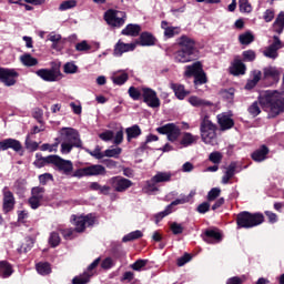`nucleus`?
I'll return each instance as SVG.
<instances>
[{"mask_svg":"<svg viewBox=\"0 0 284 284\" xmlns=\"http://www.w3.org/2000/svg\"><path fill=\"white\" fill-rule=\"evenodd\" d=\"M261 108L264 112H267L268 119H274L284 112V91H264L258 97V102H254L248 112L252 116H258L261 114Z\"/></svg>","mask_w":284,"mask_h":284,"instance_id":"nucleus-1","label":"nucleus"},{"mask_svg":"<svg viewBox=\"0 0 284 284\" xmlns=\"http://www.w3.org/2000/svg\"><path fill=\"white\" fill-rule=\"evenodd\" d=\"M61 154H70L72 148H81V135L73 128H62L60 131Z\"/></svg>","mask_w":284,"mask_h":284,"instance_id":"nucleus-2","label":"nucleus"},{"mask_svg":"<svg viewBox=\"0 0 284 284\" xmlns=\"http://www.w3.org/2000/svg\"><path fill=\"white\" fill-rule=\"evenodd\" d=\"M201 139L206 145H217L216 124L212 123L210 116L204 115L200 125Z\"/></svg>","mask_w":284,"mask_h":284,"instance_id":"nucleus-3","label":"nucleus"},{"mask_svg":"<svg viewBox=\"0 0 284 284\" xmlns=\"http://www.w3.org/2000/svg\"><path fill=\"white\" fill-rule=\"evenodd\" d=\"M265 221V216L261 213L252 214L247 211H244L237 214L236 224L237 227H244L245 230H250L252 227H256L261 225Z\"/></svg>","mask_w":284,"mask_h":284,"instance_id":"nucleus-4","label":"nucleus"},{"mask_svg":"<svg viewBox=\"0 0 284 284\" xmlns=\"http://www.w3.org/2000/svg\"><path fill=\"white\" fill-rule=\"evenodd\" d=\"M184 74L186 77H194L195 88L207 83V75H205V71H203L201 62H195L192 65H187Z\"/></svg>","mask_w":284,"mask_h":284,"instance_id":"nucleus-5","label":"nucleus"},{"mask_svg":"<svg viewBox=\"0 0 284 284\" xmlns=\"http://www.w3.org/2000/svg\"><path fill=\"white\" fill-rule=\"evenodd\" d=\"M125 19H128V16L123 11L109 9L104 13V20L111 28H121L125 24Z\"/></svg>","mask_w":284,"mask_h":284,"instance_id":"nucleus-6","label":"nucleus"},{"mask_svg":"<svg viewBox=\"0 0 284 284\" xmlns=\"http://www.w3.org/2000/svg\"><path fill=\"white\" fill-rule=\"evenodd\" d=\"M49 161L52 165H55L58 168L59 172H62V174H65V176H70L72 174V171L74 170V164L70 160H63V158L59 155H53L52 158H49Z\"/></svg>","mask_w":284,"mask_h":284,"instance_id":"nucleus-7","label":"nucleus"},{"mask_svg":"<svg viewBox=\"0 0 284 284\" xmlns=\"http://www.w3.org/2000/svg\"><path fill=\"white\" fill-rule=\"evenodd\" d=\"M156 132H159V134H166L168 141L171 143L179 141V136H181V129L174 123L164 124L158 128Z\"/></svg>","mask_w":284,"mask_h":284,"instance_id":"nucleus-8","label":"nucleus"},{"mask_svg":"<svg viewBox=\"0 0 284 284\" xmlns=\"http://www.w3.org/2000/svg\"><path fill=\"white\" fill-rule=\"evenodd\" d=\"M172 181L171 172H158L150 181H146V192H156V183H168Z\"/></svg>","mask_w":284,"mask_h":284,"instance_id":"nucleus-9","label":"nucleus"},{"mask_svg":"<svg viewBox=\"0 0 284 284\" xmlns=\"http://www.w3.org/2000/svg\"><path fill=\"white\" fill-rule=\"evenodd\" d=\"M142 97L149 108H161V100L156 95V91L150 88H142Z\"/></svg>","mask_w":284,"mask_h":284,"instance_id":"nucleus-10","label":"nucleus"},{"mask_svg":"<svg viewBox=\"0 0 284 284\" xmlns=\"http://www.w3.org/2000/svg\"><path fill=\"white\" fill-rule=\"evenodd\" d=\"M108 183L115 192H125L132 187V182L123 176H113L109 179Z\"/></svg>","mask_w":284,"mask_h":284,"instance_id":"nucleus-11","label":"nucleus"},{"mask_svg":"<svg viewBox=\"0 0 284 284\" xmlns=\"http://www.w3.org/2000/svg\"><path fill=\"white\" fill-rule=\"evenodd\" d=\"M19 73L14 69L0 68V81L8 88L17 83Z\"/></svg>","mask_w":284,"mask_h":284,"instance_id":"nucleus-12","label":"nucleus"},{"mask_svg":"<svg viewBox=\"0 0 284 284\" xmlns=\"http://www.w3.org/2000/svg\"><path fill=\"white\" fill-rule=\"evenodd\" d=\"M73 223L75 225V232H83L85 227H90L94 225V216L92 214H89L87 216H78L72 215Z\"/></svg>","mask_w":284,"mask_h":284,"instance_id":"nucleus-13","label":"nucleus"},{"mask_svg":"<svg viewBox=\"0 0 284 284\" xmlns=\"http://www.w3.org/2000/svg\"><path fill=\"white\" fill-rule=\"evenodd\" d=\"M36 74H38L43 81L54 82L59 81V78L61 77V70H59V68L40 69L36 72Z\"/></svg>","mask_w":284,"mask_h":284,"instance_id":"nucleus-14","label":"nucleus"},{"mask_svg":"<svg viewBox=\"0 0 284 284\" xmlns=\"http://www.w3.org/2000/svg\"><path fill=\"white\" fill-rule=\"evenodd\" d=\"M273 39V43H271L264 51V57H267L268 59H276L278 57V50L283 48V42H281L278 37L274 36Z\"/></svg>","mask_w":284,"mask_h":284,"instance_id":"nucleus-15","label":"nucleus"},{"mask_svg":"<svg viewBox=\"0 0 284 284\" xmlns=\"http://www.w3.org/2000/svg\"><path fill=\"white\" fill-rule=\"evenodd\" d=\"M3 194V212L8 214V212H12L14 210V194L8 189V186H4L2 190Z\"/></svg>","mask_w":284,"mask_h":284,"instance_id":"nucleus-16","label":"nucleus"},{"mask_svg":"<svg viewBox=\"0 0 284 284\" xmlns=\"http://www.w3.org/2000/svg\"><path fill=\"white\" fill-rule=\"evenodd\" d=\"M136 43H124L121 40L114 47V55L121 57L124 52H134Z\"/></svg>","mask_w":284,"mask_h":284,"instance_id":"nucleus-17","label":"nucleus"},{"mask_svg":"<svg viewBox=\"0 0 284 284\" xmlns=\"http://www.w3.org/2000/svg\"><path fill=\"white\" fill-rule=\"evenodd\" d=\"M178 45H180L181 50L186 52H191L194 54V40L187 36H181L178 39Z\"/></svg>","mask_w":284,"mask_h":284,"instance_id":"nucleus-18","label":"nucleus"},{"mask_svg":"<svg viewBox=\"0 0 284 284\" xmlns=\"http://www.w3.org/2000/svg\"><path fill=\"white\" fill-rule=\"evenodd\" d=\"M105 174H108V171L105 170V166L101 164H92L87 166L88 176H105Z\"/></svg>","mask_w":284,"mask_h":284,"instance_id":"nucleus-19","label":"nucleus"},{"mask_svg":"<svg viewBox=\"0 0 284 284\" xmlns=\"http://www.w3.org/2000/svg\"><path fill=\"white\" fill-rule=\"evenodd\" d=\"M217 123L222 130H231V128H234V120L225 113L217 115Z\"/></svg>","mask_w":284,"mask_h":284,"instance_id":"nucleus-20","label":"nucleus"},{"mask_svg":"<svg viewBox=\"0 0 284 284\" xmlns=\"http://www.w3.org/2000/svg\"><path fill=\"white\" fill-rule=\"evenodd\" d=\"M128 79H130V75H128V72L125 71H115L111 75V81L114 85H124L128 82Z\"/></svg>","mask_w":284,"mask_h":284,"instance_id":"nucleus-21","label":"nucleus"},{"mask_svg":"<svg viewBox=\"0 0 284 284\" xmlns=\"http://www.w3.org/2000/svg\"><path fill=\"white\" fill-rule=\"evenodd\" d=\"M161 28L164 30V37H166V39H172L173 37H176V34H181V28L169 27L168 21H162Z\"/></svg>","mask_w":284,"mask_h":284,"instance_id":"nucleus-22","label":"nucleus"},{"mask_svg":"<svg viewBox=\"0 0 284 284\" xmlns=\"http://www.w3.org/2000/svg\"><path fill=\"white\" fill-rule=\"evenodd\" d=\"M221 233L216 230H207L204 233V241L205 243H210L214 245V243H221Z\"/></svg>","mask_w":284,"mask_h":284,"instance_id":"nucleus-23","label":"nucleus"},{"mask_svg":"<svg viewBox=\"0 0 284 284\" xmlns=\"http://www.w3.org/2000/svg\"><path fill=\"white\" fill-rule=\"evenodd\" d=\"M199 141V135H194L190 132H184L182 134V139L180 141V144L182 148H190V145H194Z\"/></svg>","mask_w":284,"mask_h":284,"instance_id":"nucleus-24","label":"nucleus"},{"mask_svg":"<svg viewBox=\"0 0 284 284\" xmlns=\"http://www.w3.org/2000/svg\"><path fill=\"white\" fill-rule=\"evenodd\" d=\"M189 103H191L193 108H212V105H214V103H212L211 101L201 99L196 95L190 97Z\"/></svg>","mask_w":284,"mask_h":284,"instance_id":"nucleus-25","label":"nucleus"},{"mask_svg":"<svg viewBox=\"0 0 284 284\" xmlns=\"http://www.w3.org/2000/svg\"><path fill=\"white\" fill-rule=\"evenodd\" d=\"M3 148L6 150H13L14 152H21L22 145L19 140H14L12 138L3 140Z\"/></svg>","mask_w":284,"mask_h":284,"instance_id":"nucleus-26","label":"nucleus"},{"mask_svg":"<svg viewBox=\"0 0 284 284\" xmlns=\"http://www.w3.org/2000/svg\"><path fill=\"white\" fill-rule=\"evenodd\" d=\"M194 55V53L190 52V51H185L183 49H180L176 53H175V61L178 63H190V61H192V57Z\"/></svg>","mask_w":284,"mask_h":284,"instance_id":"nucleus-27","label":"nucleus"},{"mask_svg":"<svg viewBox=\"0 0 284 284\" xmlns=\"http://www.w3.org/2000/svg\"><path fill=\"white\" fill-rule=\"evenodd\" d=\"M230 70L231 74H233L234 77H239L241 74H245L246 67L243 61L235 59Z\"/></svg>","mask_w":284,"mask_h":284,"instance_id":"nucleus-28","label":"nucleus"},{"mask_svg":"<svg viewBox=\"0 0 284 284\" xmlns=\"http://www.w3.org/2000/svg\"><path fill=\"white\" fill-rule=\"evenodd\" d=\"M281 72L276 67H268L264 69V79H271L274 83L278 82Z\"/></svg>","mask_w":284,"mask_h":284,"instance_id":"nucleus-29","label":"nucleus"},{"mask_svg":"<svg viewBox=\"0 0 284 284\" xmlns=\"http://www.w3.org/2000/svg\"><path fill=\"white\" fill-rule=\"evenodd\" d=\"M138 43L142 47L154 45V43H156V38L150 32H143L140 36V41Z\"/></svg>","mask_w":284,"mask_h":284,"instance_id":"nucleus-30","label":"nucleus"},{"mask_svg":"<svg viewBox=\"0 0 284 284\" xmlns=\"http://www.w3.org/2000/svg\"><path fill=\"white\" fill-rule=\"evenodd\" d=\"M141 32V26L139 24H128L123 30L122 34L125 37H139Z\"/></svg>","mask_w":284,"mask_h":284,"instance_id":"nucleus-31","label":"nucleus"},{"mask_svg":"<svg viewBox=\"0 0 284 284\" xmlns=\"http://www.w3.org/2000/svg\"><path fill=\"white\" fill-rule=\"evenodd\" d=\"M234 174H236V164L233 162L226 168V171L222 176V183L224 185H227V183H230V180L234 176Z\"/></svg>","mask_w":284,"mask_h":284,"instance_id":"nucleus-32","label":"nucleus"},{"mask_svg":"<svg viewBox=\"0 0 284 284\" xmlns=\"http://www.w3.org/2000/svg\"><path fill=\"white\" fill-rule=\"evenodd\" d=\"M20 61L22 65H26L27 68H32L39 64V60H37V58L32 57L30 53L22 54L20 57Z\"/></svg>","mask_w":284,"mask_h":284,"instance_id":"nucleus-33","label":"nucleus"},{"mask_svg":"<svg viewBox=\"0 0 284 284\" xmlns=\"http://www.w3.org/2000/svg\"><path fill=\"white\" fill-rule=\"evenodd\" d=\"M171 89L173 90L176 99H179L180 101H183V99H185V97H187V91H185V87H183V84H171Z\"/></svg>","mask_w":284,"mask_h":284,"instance_id":"nucleus-34","label":"nucleus"},{"mask_svg":"<svg viewBox=\"0 0 284 284\" xmlns=\"http://www.w3.org/2000/svg\"><path fill=\"white\" fill-rule=\"evenodd\" d=\"M126 132V140L130 142L132 139H138V136H141V128L136 124H134L131 128L125 129Z\"/></svg>","mask_w":284,"mask_h":284,"instance_id":"nucleus-35","label":"nucleus"},{"mask_svg":"<svg viewBox=\"0 0 284 284\" xmlns=\"http://www.w3.org/2000/svg\"><path fill=\"white\" fill-rule=\"evenodd\" d=\"M268 152H270V150L267 149V146H262L260 150L255 151L252 154V159H253V161L261 163V161H265Z\"/></svg>","mask_w":284,"mask_h":284,"instance_id":"nucleus-36","label":"nucleus"},{"mask_svg":"<svg viewBox=\"0 0 284 284\" xmlns=\"http://www.w3.org/2000/svg\"><path fill=\"white\" fill-rule=\"evenodd\" d=\"M0 276L1 278H8V276H12V265L7 261L0 262Z\"/></svg>","mask_w":284,"mask_h":284,"instance_id":"nucleus-37","label":"nucleus"},{"mask_svg":"<svg viewBox=\"0 0 284 284\" xmlns=\"http://www.w3.org/2000/svg\"><path fill=\"white\" fill-rule=\"evenodd\" d=\"M92 276H94V273H90L88 271H85L82 275L75 276L72 280L73 284H88L90 283V278H92Z\"/></svg>","mask_w":284,"mask_h":284,"instance_id":"nucleus-38","label":"nucleus"},{"mask_svg":"<svg viewBox=\"0 0 284 284\" xmlns=\"http://www.w3.org/2000/svg\"><path fill=\"white\" fill-rule=\"evenodd\" d=\"M273 30L274 32H277V34H281L284 30V12H281L276 20L273 23Z\"/></svg>","mask_w":284,"mask_h":284,"instance_id":"nucleus-39","label":"nucleus"},{"mask_svg":"<svg viewBox=\"0 0 284 284\" xmlns=\"http://www.w3.org/2000/svg\"><path fill=\"white\" fill-rule=\"evenodd\" d=\"M33 245L34 240H32V237H27L19 248L20 254H26L27 252H30Z\"/></svg>","mask_w":284,"mask_h":284,"instance_id":"nucleus-40","label":"nucleus"},{"mask_svg":"<svg viewBox=\"0 0 284 284\" xmlns=\"http://www.w3.org/2000/svg\"><path fill=\"white\" fill-rule=\"evenodd\" d=\"M45 194V189L41 186H36L31 190V197L38 201H43V196Z\"/></svg>","mask_w":284,"mask_h":284,"instance_id":"nucleus-41","label":"nucleus"},{"mask_svg":"<svg viewBox=\"0 0 284 284\" xmlns=\"http://www.w3.org/2000/svg\"><path fill=\"white\" fill-rule=\"evenodd\" d=\"M239 41L242 45H250L254 41V34L252 32H245L239 36Z\"/></svg>","mask_w":284,"mask_h":284,"instance_id":"nucleus-42","label":"nucleus"},{"mask_svg":"<svg viewBox=\"0 0 284 284\" xmlns=\"http://www.w3.org/2000/svg\"><path fill=\"white\" fill-rule=\"evenodd\" d=\"M141 237H143V232H141V231L138 230V231H133V232L126 234V235L122 239V241H123V243H128V242H130V241H136V239H141Z\"/></svg>","mask_w":284,"mask_h":284,"instance_id":"nucleus-43","label":"nucleus"},{"mask_svg":"<svg viewBox=\"0 0 284 284\" xmlns=\"http://www.w3.org/2000/svg\"><path fill=\"white\" fill-rule=\"evenodd\" d=\"M37 272L42 276H45L52 272L49 263H39L37 264Z\"/></svg>","mask_w":284,"mask_h":284,"instance_id":"nucleus-44","label":"nucleus"},{"mask_svg":"<svg viewBox=\"0 0 284 284\" xmlns=\"http://www.w3.org/2000/svg\"><path fill=\"white\" fill-rule=\"evenodd\" d=\"M36 156H37V160L33 162L36 168H44V165H48V163H52L50 161V159L53 158L54 155H49V156H45V158H40L39 154H37Z\"/></svg>","mask_w":284,"mask_h":284,"instance_id":"nucleus-45","label":"nucleus"},{"mask_svg":"<svg viewBox=\"0 0 284 284\" xmlns=\"http://www.w3.org/2000/svg\"><path fill=\"white\" fill-rule=\"evenodd\" d=\"M77 8V0H65L59 6L60 12H65V10H72Z\"/></svg>","mask_w":284,"mask_h":284,"instance_id":"nucleus-46","label":"nucleus"},{"mask_svg":"<svg viewBox=\"0 0 284 284\" xmlns=\"http://www.w3.org/2000/svg\"><path fill=\"white\" fill-rule=\"evenodd\" d=\"M122 149L121 148H114V149H106L104 151V156H108L109 159H119L121 155Z\"/></svg>","mask_w":284,"mask_h":284,"instance_id":"nucleus-47","label":"nucleus"},{"mask_svg":"<svg viewBox=\"0 0 284 284\" xmlns=\"http://www.w3.org/2000/svg\"><path fill=\"white\" fill-rule=\"evenodd\" d=\"M87 152L90 154V156H93V159L101 160L105 158V153L101 152V146H95L93 151L88 149Z\"/></svg>","mask_w":284,"mask_h":284,"instance_id":"nucleus-48","label":"nucleus"},{"mask_svg":"<svg viewBox=\"0 0 284 284\" xmlns=\"http://www.w3.org/2000/svg\"><path fill=\"white\" fill-rule=\"evenodd\" d=\"M75 50L77 52H89V50H92V45L87 40H83L75 44Z\"/></svg>","mask_w":284,"mask_h":284,"instance_id":"nucleus-49","label":"nucleus"},{"mask_svg":"<svg viewBox=\"0 0 284 284\" xmlns=\"http://www.w3.org/2000/svg\"><path fill=\"white\" fill-rule=\"evenodd\" d=\"M239 7L241 12H252V4L248 0H239Z\"/></svg>","mask_w":284,"mask_h":284,"instance_id":"nucleus-50","label":"nucleus"},{"mask_svg":"<svg viewBox=\"0 0 284 284\" xmlns=\"http://www.w3.org/2000/svg\"><path fill=\"white\" fill-rule=\"evenodd\" d=\"M148 265V260H138L131 265V270H134L135 272H141L143 267Z\"/></svg>","mask_w":284,"mask_h":284,"instance_id":"nucleus-51","label":"nucleus"},{"mask_svg":"<svg viewBox=\"0 0 284 284\" xmlns=\"http://www.w3.org/2000/svg\"><path fill=\"white\" fill-rule=\"evenodd\" d=\"M78 70H79V67H77V64H74L73 62H67L64 64L65 74H77Z\"/></svg>","mask_w":284,"mask_h":284,"instance_id":"nucleus-52","label":"nucleus"},{"mask_svg":"<svg viewBox=\"0 0 284 284\" xmlns=\"http://www.w3.org/2000/svg\"><path fill=\"white\" fill-rule=\"evenodd\" d=\"M49 243H50L51 247H57V245H59V243H61V237L59 236V233L52 232L49 237Z\"/></svg>","mask_w":284,"mask_h":284,"instance_id":"nucleus-53","label":"nucleus"},{"mask_svg":"<svg viewBox=\"0 0 284 284\" xmlns=\"http://www.w3.org/2000/svg\"><path fill=\"white\" fill-rule=\"evenodd\" d=\"M221 196V189L219 187H213L209 193H207V201H216Z\"/></svg>","mask_w":284,"mask_h":284,"instance_id":"nucleus-54","label":"nucleus"},{"mask_svg":"<svg viewBox=\"0 0 284 284\" xmlns=\"http://www.w3.org/2000/svg\"><path fill=\"white\" fill-rule=\"evenodd\" d=\"M223 159V155L220 152H212L209 155V161H211V163H214L215 165H219V163H221Z\"/></svg>","mask_w":284,"mask_h":284,"instance_id":"nucleus-55","label":"nucleus"},{"mask_svg":"<svg viewBox=\"0 0 284 284\" xmlns=\"http://www.w3.org/2000/svg\"><path fill=\"white\" fill-rule=\"evenodd\" d=\"M129 97L133 99V101H139L141 99V91L134 87H130L129 90Z\"/></svg>","mask_w":284,"mask_h":284,"instance_id":"nucleus-56","label":"nucleus"},{"mask_svg":"<svg viewBox=\"0 0 284 284\" xmlns=\"http://www.w3.org/2000/svg\"><path fill=\"white\" fill-rule=\"evenodd\" d=\"M221 97H222V99H225L226 101H234V89L222 90Z\"/></svg>","mask_w":284,"mask_h":284,"instance_id":"nucleus-57","label":"nucleus"},{"mask_svg":"<svg viewBox=\"0 0 284 284\" xmlns=\"http://www.w3.org/2000/svg\"><path fill=\"white\" fill-rule=\"evenodd\" d=\"M243 60L244 61H254L256 59V52H254L253 50H246L242 53Z\"/></svg>","mask_w":284,"mask_h":284,"instance_id":"nucleus-58","label":"nucleus"},{"mask_svg":"<svg viewBox=\"0 0 284 284\" xmlns=\"http://www.w3.org/2000/svg\"><path fill=\"white\" fill-rule=\"evenodd\" d=\"M99 138L101 139V141H105V142L112 141V139H114V132L106 130L105 132L100 133Z\"/></svg>","mask_w":284,"mask_h":284,"instance_id":"nucleus-59","label":"nucleus"},{"mask_svg":"<svg viewBox=\"0 0 284 284\" xmlns=\"http://www.w3.org/2000/svg\"><path fill=\"white\" fill-rule=\"evenodd\" d=\"M59 148V143H54V144H42L41 145V151L42 152H57V149Z\"/></svg>","mask_w":284,"mask_h":284,"instance_id":"nucleus-60","label":"nucleus"},{"mask_svg":"<svg viewBox=\"0 0 284 284\" xmlns=\"http://www.w3.org/2000/svg\"><path fill=\"white\" fill-rule=\"evenodd\" d=\"M48 40L53 42L52 48L57 50V43L61 41V34L51 33L48 36Z\"/></svg>","mask_w":284,"mask_h":284,"instance_id":"nucleus-61","label":"nucleus"},{"mask_svg":"<svg viewBox=\"0 0 284 284\" xmlns=\"http://www.w3.org/2000/svg\"><path fill=\"white\" fill-rule=\"evenodd\" d=\"M28 203L31 207V210H39V207H41V201L37 200L34 197H29Z\"/></svg>","mask_w":284,"mask_h":284,"instance_id":"nucleus-62","label":"nucleus"},{"mask_svg":"<svg viewBox=\"0 0 284 284\" xmlns=\"http://www.w3.org/2000/svg\"><path fill=\"white\" fill-rule=\"evenodd\" d=\"M171 231L173 234H183V225H181L176 222H173L171 224Z\"/></svg>","mask_w":284,"mask_h":284,"instance_id":"nucleus-63","label":"nucleus"},{"mask_svg":"<svg viewBox=\"0 0 284 284\" xmlns=\"http://www.w3.org/2000/svg\"><path fill=\"white\" fill-rule=\"evenodd\" d=\"M33 119H36L38 123H43V110L34 109Z\"/></svg>","mask_w":284,"mask_h":284,"instance_id":"nucleus-64","label":"nucleus"}]
</instances>
